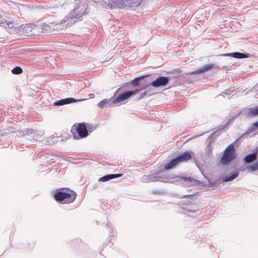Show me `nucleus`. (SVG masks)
Masks as SVG:
<instances>
[{"label": "nucleus", "mask_w": 258, "mask_h": 258, "mask_svg": "<svg viewBox=\"0 0 258 258\" xmlns=\"http://www.w3.org/2000/svg\"><path fill=\"white\" fill-rule=\"evenodd\" d=\"M112 179H113V174H108L102 177H100L99 179V181L101 182H105Z\"/></svg>", "instance_id": "a211bd4d"}, {"label": "nucleus", "mask_w": 258, "mask_h": 258, "mask_svg": "<svg viewBox=\"0 0 258 258\" xmlns=\"http://www.w3.org/2000/svg\"><path fill=\"white\" fill-rule=\"evenodd\" d=\"M76 196L77 194L75 191L66 188L57 189L53 196L54 199L57 202L62 204L73 203L76 199Z\"/></svg>", "instance_id": "f257e3e1"}, {"label": "nucleus", "mask_w": 258, "mask_h": 258, "mask_svg": "<svg viewBox=\"0 0 258 258\" xmlns=\"http://www.w3.org/2000/svg\"><path fill=\"white\" fill-rule=\"evenodd\" d=\"M83 7H84V8H83V10L81 9V10L80 11L79 10H78L79 8H76V9H75V10H76V11H77V12H80V13H82V14H83V13H84L85 10V9H86V7H85V6H83Z\"/></svg>", "instance_id": "393cba45"}, {"label": "nucleus", "mask_w": 258, "mask_h": 258, "mask_svg": "<svg viewBox=\"0 0 258 258\" xmlns=\"http://www.w3.org/2000/svg\"><path fill=\"white\" fill-rule=\"evenodd\" d=\"M12 72L13 74L19 75L22 73L23 70L21 68L19 67H16L12 70Z\"/></svg>", "instance_id": "6ab92c4d"}, {"label": "nucleus", "mask_w": 258, "mask_h": 258, "mask_svg": "<svg viewBox=\"0 0 258 258\" xmlns=\"http://www.w3.org/2000/svg\"><path fill=\"white\" fill-rule=\"evenodd\" d=\"M84 99L77 100L73 98H68L58 100L54 103V105L55 106L63 105L71 103L76 102L77 101H80L84 100Z\"/></svg>", "instance_id": "1a4fd4ad"}, {"label": "nucleus", "mask_w": 258, "mask_h": 258, "mask_svg": "<svg viewBox=\"0 0 258 258\" xmlns=\"http://www.w3.org/2000/svg\"><path fill=\"white\" fill-rule=\"evenodd\" d=\"M2 27H4L10 33H20L21 29L17 21L12 16H6L4 18V22Z\"/></svg>", "instance_id": "f03ea898"}, {"label": "nucleus", "mask_w": 258, "mask_h": 258, "mask_svg": "<svg viewBox=\"0 0 258 258\" xmlns=\"http://www.w3.org/2000/svg\"><path fill=\"white\" fill-rule=\"evenodd\" d=\"M181 179H183L185 181V184L187 186H191L196 184L198 181L190 177H181Z\"/></svg>", "instance_id": "ddd939ff"}, {"label": "nucleus", "mask_w": 258, "mask_h": 258, "mask_svg": "<svg viewBox=\"0 0 258 258\" xmlns=\"http://www.w3.org/2000/svg\"><path fill=\"white\" fill-rule=\"evenodd\" d=\"M108 103V101L106 99H104L98 103V106L100 108H103Z\"/></svg>", "instance_id": "4be33fe9"}, {"label": "nucleus", "mask_w": 258, "mask_h": 258, "mask_svg": "<svg viewBox=\"0 0 258 258\" xmlns=\"http://www.w3.org/2000/svg\"><path fill=\"white\" fill-rule=\"evenodd\" d=\"M3 22H4V18H3L2 16L0 15V26L2 27V25L3 24Z\"/></svg>", "instance_id": "bb28decb"}, {"label": "nucleus", "mask_w": 258, "mask_h": 258, "mask_svg": "<svg viewBox=\"0 0 258 258\" xmlns=\"http://www.w3.org/2000/svg\"><path fill=\"white\" fill-rule=\"evenodd\" d=\"M20 32L27 36L35 34L36 26L34 24H26L24 25H21L20 27Z\"/></svg>", "instance_id": "0eeeda50"}, {"label": "nucleus", "mask_w": 258, "mask_h": 258, "mask_svg": "<svg viewBox=\"0 0 258 258\" xmlns=\"http://www.w3.org/2000/svg\"><path fill=\"white\" fill-rule=\"evenodd\" d=\"M248 169L251 171H255L258 169V166H257V165L255 163L253 165L249 166Z\"/></svg>", "instance_id": "5701e85b"}, {"label": "nucleus", "mask_w": 258, "mask_h": 258, "mask_svg": "<svg viewBox=\"0 0 258 258\" xmlns=\"http://www.w3.org/2000/svg\"><path fill=\"white\" fill-rule=\"evenodd\" d=\"M122 176V174H114V178L119 177Z\"/></svg>", "instance_id": "cd10ccee"}, {"label": "nucleus", "mask_w": 258, "mask_h": 258, "mask_svg": "<svg viewBox=\"0 0 258 258\" xmlns=\"http://www.w3.org/2000/svg\"><path fill=\"white\" fill-rule=\"evenodd\" d=\"M191 158L192 152H183L180 155L178 156L176 158L172 159L169 163L166 164L164 166V169L166 170L171 169L180 163L186 162L191 159Z\"/></svg>", "instance_id": "39448f33"}, {"label": "nucleus", "mask_w": 258, "mask_h": 258, "mask_svg": "<svg viewBox=\"0 0 258 258\" xmlns=\"http://www.w3.org/2000/svg\"><path fill=\"white\" fill-rule=\"evenodd\" d=\"M148 92H149V91H144L143 93H142V94L141 95V96H140V97L139 98V99H141L142 98H143V97H144L145 96H147L148 94Z\"/></svg>", "instance_id": "b1692460"}, {"label": "nucleus", "mask_w": 258, "mask_h": 258, "mask_svg": "<svg viewBox=\"0 0 258 258\" xmlns=\"http://www.w3.org/2000/svg\"><path fill=\"white\" fill-rule=\"evenodd\" d=\"M252 125L253 127H255V128H258V121L253 123Z\"/></svg>", "instance_id": "c85d7f7f"}, {"label": "nucleus", "mask_w": 258, "mask_h": 258, "mask_svg": "<svg viewBox=\"0 0 258 258\" xmlns=\"http://www.w3.org/2000/svg\"><path fill=\"white\" fill-rule=\"evenodd\" d=\"M149 85H147L142 88L141 89L136 90L133 91H128L125 92L122 94H119L115 99H114V104L119 103L121 102L124 101V100L129 98L132 95L136 94L137 92L140 90H142L145 89L146 87L149 86Z\"/></svg>", "instance_id": "423d86ee"}, {"label": "nucleus", "mask_w": 258, "mask_h": 258, "mask_svg": "<svg viewBox=\"0 0 258 258\" xmlns=\"http://www.w3.org/2000/svg\"><path fill=\"white\" fill-rule=\"evenodd\" d=\"M67 139L68 134H66L65 132H63V134H61L59 136L57 135L56 134H55V135H53L51 137V141L52 142V143L54 144L58 141H66Z\"/></svg>", "instance_id": "9d476101"}, {"label": "nucleus", "mask_w": 258, "mask_h": 258, "mask_svg": "<svg viewBox=\"0 0 258 258\" xmlns=\"http://www.w3.org/2000/svg\"><path fill=\"white\" fill-rule=\"evenodd\" d=\"M145 76H141L134 79L132 82V84L134 86H138L139 85V80L143 79Z\"/></svg>", "instance_id": "aec40b11"}, {"label": "nucleus", "mask_w": 258, "mask_h": 258, "mask_svg": "<svg viewBox=\"0 0 258 258\" xmlns=\"http://www.w3.org/2000/svg\"><path fill=\"white\" fill-rule=\"evenodd\" d=\"M236 153L234 144H231L224 151L223 155L220 159V163L223 165H227L236 157Z\"/></svg>", "instance_id": "20e7f679"}, {"label": "nucleus", "mask_w": 258, "mask_h": 258, "mask_svg": "<svg viewBox=\"0 0 258 258\" xmlns=\"http://www.w3.org/2000/svg\"><path fill=\"white\" fill-rule=\"evenodd\" d=\"M257 153H258V147L255 149L253 154H256V155H257Z\"/></svg>", "instance_id": "c756f323"}, {"label": "nucleus", "mask_w": 258, "mask_h": 258, "mask_svg": "<svg viewBox=\"0 0 258 258\" xmlns=\"http://www.w3.org/2000/svg\"><path fill=\"white\" fill-rule=\"evenodd\" d=\"M188 196H184L183 197H187Z\"/></svg>", "instance_id": "7c9ffc66"}, {"label": "nucleus", "mask_w": 258, "mask_h": 258, "mask_svg": "<svg viewBox=\"0 0 258 258\" xmlns=\"http://www.w3.org/2000/svg\"><path fill=\"white\" fill-rule=\"evenodd\" d=\"M142 2V0H126V7L136 8Z\"/></svg>", "instance_id": "9b49d317"}, {"label": "nucleus", "mask_w": 258, "mask_h": 258, "mask_svg": "<svg viewBox=\"0 0 258 258\" xmlns=\"http://www.w3.org/2000/svg\"><path fill=\"white\" fill-rule=\"evenodd\" d=\"M71 133L73 135L74 139L76 140L85 138L89 135L87 127L85 122L74 124L72 127Z\"/></svg>", "instance_id": "7ed1b4c3"}, {"label": "nucleus", "mask_w": 258, "mask_h": 258, "mask_svg": "<svg viewBox=\"0 0 258 258\" xmlns=\"http://www.w3.org/2000/svg\"><path fill=\"white\" fill-rule=\"evenodd\" d=\"M105 7L106 9L108 8V9H112V4L109 3L108 5H106Z\"/></svg>", "instance_id": "a878e982"}, {"label": "nucleus", "mask_w": 258, "mask_h": 258, "mask_svg": "<svg viewBox=\"0 0 258 258\" xmlns=\"http://www.w3.org/2000/svg\"><path fill=\"white\" fill-rule=\"evenodd\" d=\"M214 67V65L213 64H210L206 66H204L203 68L199 69L198 70H196L194 72L195 74H200L203 73L205 72H207Z\"/></svg>", "instance_id": "4468645a"}, {"label": "nucleus", "mask_w": 258, "mask_h": 258, "mask_svg": "<svg viewBox=\"0 0 258 258\" xmlns=\"http://www.w3.org/2000/svg\"><path fill=\"white\" fill-rule=\"evenodd\" d=\"M114 4L119 8H123L126 7V0H115Z\"/></svg>", "instance_id": "dca6fc26"}, {"label": "nucleus", "mask_w": 258, "mask_h": 258, "mask_svg": "<svg viewBox=\"0 0 258 258\" xmlns=\"http://www.w3.org/2000/svg\"><path fill=\"white\" fill-rule=\"evenodd\" d=\"M222 56H232L236 58H243L247 57V56L244 53L240 52H234L232 53H225L221 55Z\"/></svg>", "instance_id": "f8f14e48"}, {"label": "nucleus", "mask_w": 258, "mask_h": 258, "mask_svg": "<svg viewBox=\"0 0 258 258\" xmlns=\"http://www.w3.org/2000/svg\"><path fill=\"white\" fill-rule=\"evenodd\" d=\"M238 175L237 173H234L232 175H231L230 176L226 177L224 179V181L227 182L229 181H231L233 179H235Z\"/></svg>", "instance_id": "412c9836"}, {"label": "nucleus", "mask_w": 258, "mask_h": 258, "mask_svg": "<svg viewBox=\"0 0 258 258\" xmlns=\"http://www.w3.org/2000/svg\"><path fill=\"white\" fill-rule=\"evenodd\" d=\"M168 78L162 76L158 78L155 81L152 82L150 85L155 87H158L165 86L168 83Z\"/></svg>", "instance_id": "6e6552de"}, {"label": "nucleus", "mask_w": 258, "mask_h": 258, "mask_svg": "<svg viewBox=\"0 0 258 258\" xmlns=\"http://www.w3.org/2000/svg\"><path fill=\"white\" fill-rule=\"evenodd\" d=\"M256 154H251L246 156L244 158V161L247 163H251L255 161L256 159Z\"/></svg>", "instance_id": "2eb2a0df"}, {"label": "nucleus", "mask_w": 258, "mask_h": 258, "mask_svg": "<svg viewBox=\"0 0 258 258\" xmlns=\"http://www.w3.org/2000/svg\"><path fill=\"white\" fill-rule=\"evenodd\" d=\"M248 113L250 115L255 116L258 115V106L249 109Z\"/></svg>", "instance_id": "f3484780"}]
</instances>
